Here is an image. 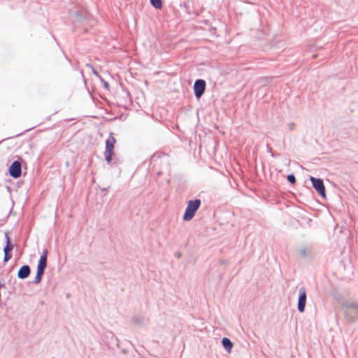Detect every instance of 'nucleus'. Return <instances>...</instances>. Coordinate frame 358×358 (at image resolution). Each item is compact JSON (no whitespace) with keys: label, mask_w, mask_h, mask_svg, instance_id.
Returning <instances> with one entry per match:
<instances>
[{"label":"nucleus","mask_w":358,"mask_h":358,"mask_svg":"<svg viewBox=\"0 0 358 358\" xmlns=\"http://www.w3.org/2000/svg\"><path fill=\"white\" fill-rule=\"evenodd\" d=\"M201 205V201L199 199H194L189 200L187 203L182 219L185 222L190 221L194 217L196 211L199 209Z\"/></svg>","instance_id":"obj_1"},{"label":"nucleus","mask_w":358,"mask_h":358,"mask_svg":"<svg viewBox=\"0 0 358 358\" xmlns=\"http://www.w3.org/2000/svg\"><path fill=\"white\" fill-rule=\"evenodd\" d=\"M345 314L352 322L358 320V304L355 302L347 301L344 303Z\"/></svg>","instance_id":"obj_2"},{"label":"nucleus","mask_w":358,"mask_h":358,"mask_svg":"<svg viewBox=\"0 0 358 358\" xmlns=\"http://www.w3.org/2000/svg\"><path fill=\"white\" fill-rule=\"evenodd\" d=\"M312 185L318 194L323 199H326V189L324 184V181L322 178H315L313 176L310 177Z\"/></svg>","instance_id":"obj_3"},{"label":"nucleus","mask_w":358,"mask_h":358,"mask_svg":"<svg viewBox=\"0 0 358 358\" xmlns=\"http://www.w3.org/2000/svg\"><path fill=\"white\" fill-rule=\"evenodd\" d=\"M206 83L203 79H196L194 83L193 90L194 96L199 99L205 92Z\"/></svg>","instance_id":"obj_4"},{"label":"nucleus","mask_w":358,"mask_h":358,"mask_svg":"<svg viewBox=\"0 0 358 358\" xmlns=\"http://www.w3.org/2000/svg\"><path fill=\"white\" fill-rule=\"evenodd\" d=\"M307 300V293L304 287H301L299 289V296L297 301V310L300 313L305 311L306 304Z\"/></svg>","instance_id":"obj_5"},{"label":"nucleus","mask_w":358,"mask_h":358,"mask_svg":"<svg viewBox=\"0 0 358 358\" xmlns=\"http://www.w3.org/2000/svg\"><path fill=\"white\" fill-rule=\"evenodd\" d=\"M9 175L16 179L20 177L22 174V166L21 163L18 160H15L12 162L8 168Z\"/></svg>","instance_id":"obj_6"},{"label":"nucleus","mask_w":358,"mask_h":358,"mask_svg":"<svg viewBox=\"0 0 358 358\" xmlns=\"http://www.w3.org/2000/svg\"><path fill=\"white\" fill-rule=\"evenodd\" d=\"M31 273V268L29 265L22 266L17 271V278L21 280L27 278Z\"/></svg>","instance_id":"obj_7"},{"label":"nucleus","mask_w":358,"mask_h":358,"mask_svg":"<svg viewBox=\"0 0 358 358\" xmlns=\"http://www.w3.org/2000/svg\"><path fill=\"white\" fill-rule=\"evenodd\" d=\"M48 251L47 249H43L40 259L38 262L37 268L45 269L47 267V258Z\"/></svg>","instance_id":"obj_8"},{"label":"nucleus","mask_w":358,"mask_h":358,"mask_svg":"<svg viewBox=\"0 0 358 358\" xmlns=\"http://www.w3.org/2000/svg\"><path fill=\"white\" fill-rule=\"evenodd\" d=\"M116 139L113 137V134L110 133L109 137L106 140L105 150L113 152Z\"/></svg>","instance_id":"obj_9"},{"label":"nucleus","mask_w":358,"mask_h":358,"mask_svg":"<svg viewBox=\"0 0 358 358\" xmlns=\"http://www.w3.org/2000/svg\"><path fill=\"white\" fill-rule=\"evenodd\" d=\"M221 343L223 348L227 352H230L231 351L233 343L229 338L224 337L222 338Z\"/></svg>","instance_id":"obj_10"},{"label":"nucleus","mask_w":358,"mask_h":358,"mask_svg":"<svg viewBox=\"0 0 358 358\" xmlns=\"http://www.w3.org/2000/svg\"><path fill=\"white\" fill-rule=\"evenodd\" d=\"M45 270V269L37 268V269H36V274L35 278H34V280L33 281V282L34 284L37 285V284L41 282V281L42 280V278H43V276L44 275Z\"/></svg>","instance_id":"obj_11"},{"label":"nucleus","mask_w":358,"mask_h":358,"mask_svg":"<svg viewBox=\"0 0 358 358\" xmlns=\"http://www.w3.org/2000/svg\"><path fill=\"white\" fill-rule=\"evenodd\" d=\"M107 337L110 338V347L118 346V339L113 332H108Z\"/></svg>","instance_id":"obj_12"},{"label":"nucleus","mask_w":358,"mask_h":358,"mask_svg":"<svg viewBox=\"0 0 358 358\" xmlns=\"http://www.w3.org/2000/svg\"><path fill=\"white\" fill-rule=\"evenodd\" d=\"M152 6L156 9H161L162 8V0H150Z\"/></svg>","instance_id":"obj_13"},{"label":"nucleus","mask_w":358,"mask_h":358,"mask_svg":"<svg viewBox=\"0 0 358 358\" xmlns=\"http://www.w3.org/2000/svg\"><path fill=\"white\" fill-rule=\"evenodd\" d=\"M113 153H114V152H112V151H107V150L104 151L105 159L108 164H110L112 162V160H113L112 156H113Z\"/></svg>","instance_id":"obj_14"},{"label":"nucleus","mask_w":358,"mask_h":358,"mask_svg":"<svg viewBox=\"0 0 358 358\" xmlns=\"http://www.w3.org/2000/svg\"><path fill=\"white\" fill-rule=\"evenodd\" d=\"M13 249V245L11 243V241L8 240V242L6 243V245L3 248V252H12Z\"/></svg>","instance_id":"obj_15"},{"label":"nucleus","mask_w":358,"mask_h":358,"mask_svg":"<svg viewBox=\"0 0 358 358\" xmlns=\"http://www.w3.org/2000/svg\"><path fill=\"white\" fill-rule=\"evenodd\" d=\"M287 180L292 185L295 184L296 181L295 176L293 173L288 174L287 176Z\"/></svg>","instance_id":"obj_16"},{"label":"nucleus","mask_w":358,"mask_h":358,"mask_svg":"<svg viewBox=\"0 0 358 358\" xmlns=\"http://www.w3.org/2000/svg\"><path fill=\"white\" fill-rule=\"evenodd\" d=\"M12 252H4L3 264L7 263L12 258Z\"/></svg>","instance_id":"obj_17"},{"label":"nucleus","mask_w":358,"mask_h":358,"mask_svg":"<svg viewBox=\"0 0 358 358\" xmlns=\"http://www.w3.org/2000/svg\"><path fill=\"white\" fill-rule=\"evenodd\" d=\"M132 322L136 325H141L142 318L138 316H135L132 318Z\"/></svg>","instance_id":"obj_18"},{"label":"nucleus","mask_w":358,"mask_h":358,"mask_svg":"<svg viewBox=\"0 0 358 358\" xmlns=\"http://www.w3.org/2000/svg\"><path fill=\"white\" fill-rule=\"evenodd\" d=\"M99 79L102 83L103 87L106 90H109V83L107 81H106L102 77H100Z\"/></svg>","instance_id":"obj_19"},{"label":"nucleus","mask_w":358,"mask_h":358,"mask_svg":"<svg viewBox=\"0 0 358 358\" xmlns=\"http://www.w3.org/2000/svg\"><path fill=\"white\" fill-rule=\"evenodd\" d=\"M266 149H267V152H269V153H271V156H272L273 157H275V155H274L273 152H272V148H271L268 145H266Z\"/></svg>","instance_id":"obj_20"},{"label":"nucleus","mask_w":358,"mask_h":358,"mask_svg":"<svg viewBox=\"0 0 358 358\" xmlns=\"http://www.w3.org/2000/svg\"><path fill=\"white\" fill-rule=\"evenodd\" d=\"M92 71H93V73H94L96 77H98L99 78H100V77H101V76L99 75V73H98L95 69H93Z\"/></svg>","instance_id":"obj_21"},{"label":"nucleus","mask_w":358,"mask_h":358,"mask_svg":"<svg viewBox=\"0 0 358 358\" xmlns=\"http://www.w3.org/2000/svg\"><path fill=\"white\" fill-rule=\"evenodd\" d=\"M5 238H6V243L8 242V240H10V237L8 236V233H5Z\"/></svg>","instance_id":"obj_22"},{"label":"nucleus","mask_w":358,"mask_h":358,"mask_svg":"<svg viewBox=\"0 0 358 358\" xmlns=\"http://www.w3.org/2000/svg\"><path fill=\"white\" fill-rule=\"evenodd\" d=\"M301 252H302V255H303V256H306V250L305 249H304V250H303Z\"/></svg>","instance_id":"obj_23"},{"label":"nucleus","mask_w":358,"mask_h":358,"mask_svg":"<svg viewBox=\"0 0 358 358\" xmlns=\"http://www.w3.org/2000/svg\"><path fill=\"white\" fill-rule=\"evenodd\" d=\"M176 256L178 257V258H180V256H181V254L180 253H176Z\"/></svg>","instance_id":"obj_24"},{"label":"nucleus","mask_w":358,"mask_h":358,"mask_svg":"<svg viewBox=\"0 0 358 358\" xmlns=\"http://www.w3.org/2000/svg\"><path fill=\"white\" fill-rule=\"evenodd\" d=\"M108 189V187H104L101 189V191H106Z\"/></svg>","instance_id":"obj_25"},{"label":"nucleus","mask_w":358,"mask_h":358,"mask_svg":"<svg viewBox=\"0 0 358 358\" xmlns=\"http://www.w3.org/2000/svg\"><path fill=\"white\" fill-rule=\"evenodd\" d=\"M52 358H55V357H52Z\"/></svg>","instance_id":"obj_26"}]
</instances>
